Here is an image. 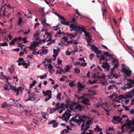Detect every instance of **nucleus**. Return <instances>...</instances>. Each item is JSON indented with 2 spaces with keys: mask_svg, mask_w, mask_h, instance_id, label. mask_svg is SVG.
I'll return each instance as SVG.
<instances>
[{
  "mask_svg": "<svg viewBox=\"0 0 134 134\" xmlns=\"http://www.w3.org/2000/svg\"><path fill=\"white\" fill-rule=\"evenodd\" d=\"M70 28L71 29L70 30L71 31L73 30H74L75 31V32L74 33H70L69 34L68 36L70 38H74L77 35L78 33L79 34H81L82 32H84L85 31L84 29H81V27H80V25L78 26L77 25H74L73 24H71L70 25Z\"/></svg>",
  "mask_w": 134,
  "mask_h": 134,
  "instance_id": "obj_1",
  "label": "nucleus"
},
{
  "mask_svg": "<svg viewBox=\"0 0 134 134\" xmlns=\"http://www.w3.org/2000/svg\"><path fill=\"white\" fill-rule=\"evenodd\" d=\"M126 117L127 118V116L124 115H122L121 118L118 116V122H121V123H122L123 121H124L125 120H126V123H124L123 124V126H122V128H123L124 127H126V130H128L130 129L131 127L132 122L129 120L128 118H127L126 119H124V118Z\"/></svg>",
  "mask_w": 134,
  "mask_h": 134,
  "instance_id": "obj_2",
  "label": "nucleus"
},
{
  "mask_svg": "<svg viewBox=\"0 0 134 134\" xmlns=\"http://www.w3.org/2000/svg\"><path fill=\"white\" fill-rule=\"evenodd\" d=\"M122 71L121 72L124 73L125 78L130 77L132 73V71L130 69L129 67H127L124 64H122L121 66Z\"/></svg>",
  "mask_w": 134,
  "mask_h": 134,
  "instance_id": "obj_3",
  "label": "nucleus"
},
{
  "mask_svg": "<svg viewBox=\"0 0 134 134\" xmlns=\"http://www.w3.org/2000/svg\"><path fill=\"white\" fill-rule=\"evenodd\" d=\"M134 96V88L129 92L124 94H120L118 96V102H120L119 100L121 99H126L127 98H132Z\"/></svg>",
  "mask_w": 134,
  "mask_h": 134,
  "instance_id": "obj_4",
  "label": "nucleus"
},
{
  "mask_svg": "<svg viewBox=\"0 0 134 134\" xmlns=\"http://www.w3.org/2000/svg\"><path fill=\"white\" fill-rule=\"evenodd\" d=\"M127 85H126L124 87H121V89L123 90H126L131 88L132 87H134V80L128 79Z\"/></svg>",
  "mask_w": 134,
  "mask_h": 134,
  "instance_id": "obj_5",
  "label": "nucleus"
},
{
  "mask_svg": "<svg viewBox=\"0 0 134 134\" xmlns=\"http://www.w3.org/2000/svg\"><path fill=\"white\" fill-rule=\"evenodd\" d=\"M80 27H81L82 29L85 30L84 32H84L85 35L86 37H88L89 38V40H87L88 45V46L91 45V44H90V43L91 42V41L92 40V39L91 38L92 36L89 34L88 32L86 31V30L83 26L81 25H80Z\"/></svg>",
  "mask_w": 134,
  "mask_h": 134,
  "instance_id": "obj_6",
  "label": "nucleus"
},
{
  "mask_svg": "<svg viewBox=\"0 0 134 134\" xmlns=\"http://www.w3.org/2000/svg\"><path fill=\"white\" fill-rule=\"evenodd\" d=\"M67 110V111H66L62 115V117L64 118L63 120L65 121H67L69 119V118L71 115L70 114L71 112L70 110L68 109Z\"/></svg>",
  "mask_w": 134,
  "mask_h": 134,
  "instance_id": "obj_7",
  "label": "nucleus"
},
{
  "mask_svg": "<svg viewBox=\"0 0 134 134\" xmlns=\"http://www.w3.org/2000/svg\"><path fill=\"white\" fill-rule=\"evenodd\" d=\"M42 93L44 94V96H47L48 97V98H46L45 99V101H47L51 98L52 92L50 90H47L46 92L45 91H43L42 92Z\"/></svg>",
  "mask_w": 134,
  "mask_h": 134,
  "instance_id": "obj_8",
  "label": "nucleus"
},
{
  "mask_svg": "<svg viewBox=\"0 0 134 134\" xmlns=\"http://www.w3.org/2000/svg\"><path fill=\"white\" fill-rule=\"evenodd\" d=\"M41 43V41L37 42V41H34L33 42V43H31L30 47H27L29 48L30 50H32L34 51H35L36 50L35 49V47Z\"/></svg>",
  "mask_w": 134,
  "mask_h": 134,
  "instance_id": "obj_9",
  "label": "nucleus"
},
{
  "mask_svg": "<svg viewBox=\"0 0 134 134\" xmlns=\"http://www.w3.org/2000/svg\"><path fill=\"white\" fill-rule=\"evenodd\" d=\"M90 46H91V49L93 52H94L95 53L97 54V55H98L99 54H102V53L100 52V51L98 50V48L97 47H95L94 44L92 45L91 44V45Z\"/></svg>",
  "mask_w": 134,
  "mask_h": 134,
  "instance_id": "obj_10",
  "label": "nucleus"
},
{
  "mask_svg": "<svg viewBox=\"0 0 134 134\" xmlns=\"http://www.w3.org/2000/svg\"><path fill=\"white\" fill-rule=\"evenodd\" d=\"M101 66L104 69H106L108 71H109L110 69V66L108 65V63L106 62H103Z\"/></svg>",
  "mask_w": 134,
  "mask_h": 134,
  "instance_id": "obj_11",
  "label": "nucleus"
},
{
  "mask_svg": "<svg viewBox=\"0 0 134 134\" xmlns=\"http://www.w3.org/2000/svg\"><path fill=\"white\" fill-rule=\"evenodd\" d=\"M66 104H65V107L67 109H68V107H69L71 109H72L73 107L72 105L70 103L71 102L70 100L69 99H66Z\"/></svg>",
  "mask_w": 134,
  "mask_h": 134,
  "instance_id": "obj_12",
  "label": "nucleus"
},
{
  "mask_svg": "<svg viewBox=\"0 0 134 134\" xmlns=\"http://www.w3.org/2000/svg\"><path fill=\"white\" fill-rule=\"evenodd\" d=\"M109 97L111 99L114 98L113 99V102L114 103L117 102V94L116 93H113L111 95H110Z\"/></svg>",
  "mask_w": 134,
  "mask_h": 134,
  "instance_id": "obj_13",
  "label": "nucleus"
},
{
  "mask_svg": "<svg viewBox=\"0 0 134 134\" xmlns=\"http://www.w3.org/2000/svg\"><path fill=\"white\" fill-rule=\"evenodd\" d=\"M81 102L85 105L86 106L90 105L91 104V103H89L88 99L86 98H84Z\"/></svg>",
  "mask_w": 134,
  "mask_h": 134,
  "instance_id": "obj_14",
  "label": "nucleus"
},
{
  "mask_svg": "<svg viewBox=\"0 0 134 134\" xmlns=\"http://www.w3.org/2000/svg\"><path fill=\"white\" fill-rule=\"evenodd\" d=\"M48 12H47L46 13H44L42 15V16L44 18V20L43 21H41V23L43 24L44 25V24H47V23L46 22V19L45 18V17L46 16V14H48Z\"/></svg>",
  "mask_w": 134,
  "mask_h": 134,
  "instance_id": "obj_15",
  "label": "nucleus"
},
{
  "mask_svg": "<svg viewBox=\"0 0 134 134\" xmlns=\"http://www.w3.org/2000/svg\"><path fill=\"white\" fill-rule=\"evenodd\" d=\"M23 63H18V65L19 66L21 65H25V67H24L25 68H27L28 67V66H29L30 65L29 64H27V63H25V61H23Z\"/></svg>",
  "mask_w": 134,
  "mask_h": 134,
  "instance_id": "obj_16",
  "label": "nucleus"
},
{
  "mask_svg": "<svg viewBox=\"0 0 134 134\" xmlns=\"http://www.w3.org/2000/svg\"><path fill=\"white\" fill-rule=\"evenodd\" d=\"M89 128V126H85V127L83 128L82 129V128H81V130L82 131L83 130V131L81 132V134H85V132Z\"/></svg>",
  "mask_w": 134,
  "mask_h": 134,
  "instance_id": "obj_17",
  "label": "nucleus"
},
{
  "mask_svg": "<svg viewBox=\"0 0 134 134\" xmlns=\"http://www.w3.org/2000/svg\"><path fill=\"white\" fill-rule=\"evenodd\" d=\"M109 78L111 79L113 77H115V78H117V75L116 74H114L113 73V72H111L110 75H108Z\"/></svg>",
  "mask_w": 134,
  "mask_h": 134,
  "instance_id": "obj_18",
  "label": "nucleus"
},
{
  "mask_svg": "<svg viewBox=\"0 0 134 134\" xmlns=\"http://www.w3.org/2000/svg\"><path fill=\"white\" fill-rule=\"evenodd\" d=\"M80 121L83 122V123L81 125V127L82 129L83 128H84L85 127V120L83 119L82 118L80 119Z\"/></svg>",
  "mask_w": 134,
  "mask_h": 134,
  "instance_id": "obj_19",
  "label": "nucleus"
},
{
  "mask_svg": "<svg viewBox=\"0 0 134 134\" xmlns=\"http://www.w3.org/2000/svg\"><path fill=\"white\" fill-rule=\"evenodd\" d=\"M28 98L25 100L26 101H27L28 100L31 101L32 100H34L35 99V97L32 96H30V95H29L28 97Z\"/></svg>",
  "mask_w": 134,
  "mask_h": 134,
  "instance_id": "obj_20",
  "label": "nucleus"
},
{
  "mask_svg": "<svg viewBox=\"0 0 134 134\" xmlns=\"http://www.w3.org/2000/svg\"><path fill=\"white\" fill-rule=\"evenodd\" d=\"M45 64V67L46 68H48V69H52L53 67V66L51 64H48L47 63V64Z\"/></svg>",
  "mask_w": 134,
  "mask_h": 134,
  "instance_id": "obj_21",
  "label": "nucleus"
},
{
  "mask_svg": "<svg viewBox=\"0 0 134 134\" xmlns=\"http://www.w3.org/2000/svg\"><path fill=\"white\" fill-rule=\"evenodd\" d=\"M17 40V38H15L13 39L11 42H9V44L10 45H14L15 42Z\"/></svg>",
  "mask_w": 134,
  "mask_h": 134,
  "instance_id": "obj_22",
  "label": "nucleus"
},
{
  "mask_svg": "<svg viewBox=\"0 0 134 134\" xmlns=\"http://www.w3.org/2000/svg\"><path fill=\"white\" fill-rule=\"evenodd\" d=\"M16 90H17L16 91V95L18 96L19 94V91H22V88L21 87H19L18 88H16Z\"/></svg>",
  "mask_w": 134,
  "mask_h": 134,
  "instance_id": "obj_23",
  "label": "nucleus"
},
{
  "mask_svg": "<svg viewBox=\"0 0 134 134\" xmlns=\"http://www.w3.org/2000/svg\"><path fill=\"white\" fill-rule=\"evenodd\" d=\"M92 121L91 120H89L86 121L85 123V126H89L90 127V125L91 124Z\"/></svg>",
  "mask_w": 134,
  "mask_h": 134,
  "instance_id": "obj_24",
  "label": "nucleus"
},
{
  "mask_svg": "<svg viewBox=\"0 0 134 134\" xmlns=\"http://www.w3.org/2000/svg\"><path fill=\"white\" fill-rule=\"evenodd\" d=\"M50 109V111L49 112V113L50 114H52L54 112L57 110L56 108H55V107L54 108H51Z\"/></svg>",
  "mask_w": 134,
  "mask_h": 134,
  "instance_id": "obj_25",
  "label": "nucleus"
},
{
  "mask_svg": "<svg viewBox=\"0 0 134 134\" xmlns=\"http://www.w3.org/2000/svg\"><path fill=\"white\" fill-rule=\"evenodd\" d=\"M96 128L94 129V130L96 131L101 132L102 131V129L99 127V126L98 125L96 126Z\"/></svg>",
  "mask_w": 134,
  "mask_h": 134,
  "instance_id": "obj_26",
  "label": "nucleus"
},
{
  "mask_svg": "<svg viewBox=\"0 0 134 134\" xmlns=\"http://www.w3.org/2000/svg\"><path fill=\"white\" fill-rule=\"evenodd\" d=\"M72 120V121L75 122L76 123H77L78 124H79V125H80L81 124V122L80 121V120H78L77 119H73Z\"/></svg>",
  "mask_w": 134,
  "mask_h": 134,
  "instance_id": "obj_27",
  "label": "nucleus"
},
{
  "mask_svg": "<svg viewBox=\"0 0 134 134\" xmlns=\"http://www.w3.org/2000/svg\"><path fill=\"white\" fill-rule=\"evenodd\" d=\"M78 86H79V87L84 88V85H83L79 81L78 82Z\"/></svg>",
  "mask_w": 134,
  "mask_h": 134,
  "instance_id": "obj_28",
  "label": "nucleus"
},
{
  "mask_svg": "<svg viewBox=\"0 0 134 134\" xmlns=\"http://www.w3.org/2000/svg\"><path fill=\"white\" fill-rule=\"evenodd\" d=\"M37 83V82L36 80H34L32 82L30 85V88H32V87L34 86Z\"/></svg>",
  "mask_w": 134,
  "mask_h": 134,
  "instance_id": "obj_29",
  "label": "nucleus"
},
{
  "mask_svg": "<svg viewBox=\"0 0 134 134\" xmlns=\"http://www.w3.org/2000/svg\"><path fill=\"white\" fill-rule=\"evenodd\" d=\"M60 23L61 24L64 25H69V21H61Z\"/></svg>",
  "mask_w": 134,
  "mask_h": 134,
  "instance_id": "obj_30",
  "label": "nucleus"
},
{
  "mask_svg": "<svg viewBox=\"0 0 134 134\" xmlns=\"http://www.w3.org/2000/svg\"><path fill=\"white\" fill-rule=\"evenodd\" d=\"M23 22L22 18L20 17L19 18L18 22L17 23V24L18 25H20L22 24V23Z\"/></svg>",
  "mask_w": 134,
  "mask_h": 134,
  "instance_id": "obj_31",
  "label": "nucleus"
},
{
  "mask_svg": "<svg viewBox=\"0 0 134 134\" xmlns=\"http://www.w3.org/2000/svg\"><path fill=\"white\" fill-rule=\"evenodd\" d=\"M59 48H58L57 49H54L53 50L54 54L55 55H56V56H57L58 54V52H59L58 51H59Z\"/></svg>",
  "mask_w": 134,
  "mask_h": 134,
  "instance_id": "obj_32",
  "label": "nucleus"
},
{
  "mask_svg": "<svg viewBox=\"0 0 134 134\" xmlns=\"http://www.w3.org/2000/svg\"><path fill=\"white\" fill-rule=\"evenodd\" d=\"M113 122L114 123H117V116L116 117H113Z\"/></svg>",
  "mask_w": 134,
  "mask_h": 134,
  "instance_id": "obj_33",
  "label": "nucleus"
},
{
  "mask_svg": "<svg viewBox=\"0 0 134 134\" xmlns=\"http://www.w3.org/2000/svg\"><path fill=\"white\" fill-rule=\"evenodd\" d=\"M117 68V63H116L114 65L113 68L111 70V72H113L115 68Z\"/></svg>",
  "mask_w": 134,
  "mask_h": 134,
  "instance_id": "obj_34",
  "label": "nucleus"
},
{
  "mask_svg": "<svg viewBox=\"0 0 134 134\" xmlns=\"http://www.w3.org/2000/svg\"><path fill=\"white\" fill-rule=\"evenodd\" d=\"M46 62H47L48 63L49 62H52V60L51 59H46L44 61H43V63L44 64H46Z\"/></svg>",
  "mask_w": 134,
  "mask_h": 134,
  "instance_id": "obj_35",
  "label": "nucleus"
},
{
  "mask_svg": "<svg viewBox=\"0 0 134 134\" xmlns=\"http://www.w3.org/2000/svg\"><path fill=\"white\" fill-rule=\"evenodd\" d=\"M48 49H43L42 50V53L43 54H46L48 53L47 51H48Z\"/></svg>",
  "mask_w": 134,
  "mask_h": 134,
  "instance_id": "obj_36",
  "label": "nucleus"
},
{
  "mask_svg": "<svg viewBox=\"0 0 134 134\" xmlns=\"http://www.w3.org/2000/svg\"><path fill=\"white\" fill-rule=\"evenodd\" d=\"M7 103L5 102L2 104L1 107L3 108H5L7 106Z\"/></svg>",
  "mask_w": 134,
  "mask_h": 134,
  "instance_id": "obj_37",
  "label": "nucleus"
},
{
  "mask_svg": "<svg viewBox=\"0 0 134 134\" xmlns=\"http://www.w3.org/2000/svg\"><path fill=\"white\" fill-rule=\"evenodd\" d=\"M62 95L60 93H59L57 96V98L59 100H60L61 99V96Z\"/></svg>",
  "mask_w": 134,
  "mask_h": 134,
  "instance_id": "obj_38",
  "label": "nucleus"
},
{
  "mask_svg": "<svg viewBox=\"0 0 134 134\" xmlns=\"http://www.w3.org/2000/svg\"><path fill=\"white\" fill-rule=\"evenodd\" d=\"M56 14L58 16L59 18H60L62 19L64 21L66 20V19L63 16H62L60 15H59L57 13H56Z\"/></svg>",
  "mask_w": 134,
  "mask_h": 134,
  "instance_id": "obj_39",
  "label": "nucleus"
},
{
  "mask_svg": "<svg viewBox=\"0 0 134 134\" xmlns=\"http://www.w3.org/2000/svg\"><path fill=\"white\" fill-rule=\"evenodd\" d=\"M65 104H64L63 103L61 104L60 105V108H62V109H63L64 110H65Z\"/></svg>",
  "mask_w": 134,
  "mask_h": 134,
  "instance_id": "obj_40",
  "label": "nucleus"
},
{
  "mask_svg": "<svg viewBox=\"0 0 134 134\" xmlns=\"http://www.w3.org/2000/svg\"><path fill=\"white\" fill-rule=\"evenodd\" d=\"M69 85L71 87H74L75 86V84H74L73 81H72L71 82H70L69 83Z\"/></svg>",
  "mask_w": 134,
  "mask_h": 134,
  "instance_id": "obj_41",
  "label": "nucleus"
},
{
  "mask_svg": "<svg viewBox=\"0 0 134 134\" xmlns=\"http://www.w3.org/2000/svg\"><path fill=\"white\" fill-rule=\"evenodd\" d=\"M6 8L4 5H3L1 9V11H3V12H5L6 10Z\"/></svg>",
  "mask_w": 134,
  "mask_h": 134,
  "instance_id": "obj_42",
  "label": "nucleus"
},
{
  "mask_svg": "<svg viewBox=\"0 0 134 134\" xmlns=\"http://www.w3.org/2000/svg\"><path fill=\"white\" fill-rule=\"evenodd\" d=\"M66 68H65V72H68V71L70 69V67L68 65H67L66 66Z\"/></svg>",
  "mask_w": 134,
  "mask_h": 134,
  "instance_id": "obj_43",
  "label": "nucleus"
},
{
  "mask_svg": "<svg viewBox=\"0 0 134 134\" xmlns=\"http://www.w3.org/2000/svg\"><path fill=\"white\" fill-rule=\"evenodd\" d=\"M105 55H102L100 58H99V60H104L105 59Z\"/></svg>",
  "mask_w": 134,
  "mask_h": 134,
  "instance_id": "obj_44",
  "label": "nucleus"
},
{
  "mask_svg": "<svg viewBox=\"0 0 134 134\" xmlns=\"http://www.w3.org/2000/svg\"><path fill=\"white\" fill-rule=\"evenodd\" d=\"M76 108L77 109L81 108H83V106L81 105L80 104H77L76 106Z\"/></svg>",
  "mask_w": 134,
  "mask_h": 134,
  "instance_id": "obj_45",
  "label": "nucleus"
},
{
  "mask_svg": "<svg viewBox=\"0 0 134 134\" xmlns=\"http://www.w3.org/2000/svg\"><path fill=\"white\" fill-rule=\"evenodd\" d=\"M35 41H41V40L40 38L38 37H37L36 38L35 37L34 38H33V40H34V41L35 40Z\"/></svg>",
  "mask_w": 134,
  "mask_h": 134,
  "instance_id": "obj_46",
  "label": "nucleus"
},
{
  "mask_svg": "<svg viewBox=\"0 0 134 134\" xmlns=\"http://www.w3.org/2000/svg\"><path fill=\"white\" fill-rule=\"evenodd\" d=\"M52 39L51 38H49L48 40L47 41H49V42L47 44V45H50L52 44V42H51Z\"/></svg>",
  "mask_w": 134,
  "mask_h": 134,
  "instance_id": "obj_47",
  "label": "nucleus"
},
{
  "mask_svg": "<svg viewBox=\"0 0 134 134\" xmlns=\"http://www.w3.org/2000/svg\"><path fill=\"white\" fill-rule=\"evenodd\" d=\"M102 14L103 15H105L107 14V10L105 9H104L102 10Z\"/></svg>",
  "mask_w": 134,
  "mask_h": 134,
  "instance_id": "obj_48",
  "label": "nucleus"
},
{
  "mask_svg": "<svg viewBox=\"0 0 134 134\" xmlns=\"http://www.w3.org/2000/svg\"><path fill=\"white\" fill-rule=\"evenodd\" d=\"M58 125V123L56 121V122L54 123L53 124V127L54 128L56 127Z\"/></svg>",
  "mask_w": 134,
  "mask_h": 134,
  "instance_id": "obj_49",
  "label": "nucleus"
},
{
  "mask_svg": "<svg viewBox=\"0 0 134 134\" xmlns=\"http://www.w3.org/2000/svg\"><path fill=\"white\" fill-rule=\"evenodd\" d=\"M1 78L3 79H5L6 78V76L5 75H3V72H1Z\"/></svg>",
  "mask_w": 134,
  "mask_h": 134,
  "instance_id": "obj_50",
  "label": "nucleus"
},
{
  "mask_svg": "<svg viewBox=\"0 0 134 134\" xmlns=\"http://www.w3.org/2000/svg\"><path fill=\"white\" fill-rule=\"evenodd\" d=\"M74 71L75 73L77 74L80 73V69L77 68H75L74 69Z\"/></svg>",
  "mask_w": 134,
  "mask_h": 134,
  "instance_id": "obj_51",
  "label": "nucleus"
},
{
  "mask_svg": "<svg viewBox=\"0 0 134 134\" xmlns=\"http://www.w3.org/2000/svg\"><path fill=\"white\" fill-rule=\"evenodd\" d=\"M11 88L10 89V90H14L15 92H16V90H16V88L14 87L13 86L12 87L10 86Z\"/></svg>",
  "mask_w": 134,
  "mask_h": 134,
  "instance_id": "obj_52",
  "label": "nucleus"
},
{
  "mask_svg": "<svg viewBox=\"0 0 134 134\" xmlns=\"http://www.w3.org/2000/svg\"><path fill=\"white\" fill-rule=\"evenodd\" d=\"M104 54L105 56L107 57H109V54L108 52H104Z\"/></svg>",
  "mask_w": 134,
  "mask_h": 134,
  "instance_id": "obj_53",
  "label": "nucleus"
},
{
  "mask_svg": "<svg viewBox=\"0 0 134 134\" xmlns=\"http://www.w3.org/2000/svg\"><path fill=\"white\" fill-rule=\"evenodd\" d=\"M56 122V121L54 120H51L49 121L48 123V124H53L54 123Z\"/></svg>",
  "mask_w": 134,
  "mask_h": 134,
  "instance_id": "obj_54",
  "label": "nucleus"
},
{
  "mask_svg": "<svg viewBox=\"0 0 134 134\" xmlns=\"http://www.w3.org/2000/svg\"><path fill=\"white\" fill-rule=\"evenodd\" d=\"M56 107L55 108H56V109L57 110L59 109L60 108V106L59 105V103H57L56 104Z\"/></svg>",
  "mask_w": 134,
  "mask_h": 134,
  "instance_id": "obj_55",
  "label": "nucleus"
},
{
  "mask_svg": "<svg viewBox=\"0 0 134 134\" xmlns=\"http://www.w3.org/2000/svg\"><path fill=\"white\" fill-rule=\"evenodd\" d=\"M8 45L7 43L5 42H4L3 43H2L1 45V46H8Z\"/></svg>",
  "mask_w": 134,
  "mask_h": 134,
  "instance_id": "obj_56",
  "label": "nucleus"
},
{
  "mask_svg": "<svg viewBox=\"0 0 134 134\" xmlns=\"http://www.w3.org/2000/svg\"><path fill=\"white\" fill-rule=\"evenodd\" d=\"M47 77V74H45L43 75V76H41L40 77V78L41 79H43L44 77Z\"/></svg>",
  "mask_w": 134,
  "mask_h": 134,
  "instance_id": "obj_57",
  "label": "nucleus"
},
{
  "mask_svg": "<svg viewBox=\"0 0 134 134\" xmlns=\"http://www.w3.org/2000/svg\"><path fill=\"white\" fill-rule=\"evenodd\" d=\"M8 86L7 85L4 86V89L8 91H9L10 89L8 88Z\"/></svg>",
  "mask_w": 134,
  "mask_h": 134,
  "instance_id": "obj_58",
  "label": "nucleus"
},
{
  "mask_svg": "<svg viewBox=\"0 0 134 134\" xmlns=\"http://www.w3.org/2000/svg\"><path fill=\"white\" fill-rule=\"evenodd\" d=\"M82 119H89V118H88L87 116H85L84 114L82 115Z\"/></svg>",
  "mask_w": 134,
  "mask_h": 134,
  "instance_id": "obj_59",
  "label": "nucleus"
},
{
  "mask_svg": "<svg viewBox=\"0 0 134 134\" xmlns=\"http://www.w3.org/2000/svg\"><path fill=\"white\" fill-rule=\"evenodd\" d=\"M26 37H24L22 38V40L23 41V43H26L27 42V40H26Z\"/></svg>",
  "mask_w": 134,
  "mask_h": 134,
  "instance_id": "obj_60",
  "label": "nucleus"
},
{
  "mask_svg": "<svg viewBox=\"0 0 134 134\" xmlns=\"http://www.w3.org/2000/svg\"><path fill=\"white\" fill-rule=\"evenodd\" d=\"M9 70V71L11 73H12L13 72L14 70V69L13 68L12 69H11L10 68H9L8 69Z\"/></svg>",
  "mask_w": 134,
  "mask_h": 134,
  "instance_id": "obj_61",
  "label": "nucleus"
},
{
  "mask_svg": "<svg viewBox=\"0 0 134 134\" xmlns=\"http://www.w3.org/2000/svg\"><path fill=\"white\" fill-rule=\"evenodd\" d=\"M62 34V33L60 31H59V32H57V33L55 34V36H58V35H60V34Z\"/></svg>",
  "mask_w": 134,
  "mask_h": 134,
  "instance_id": "obj_62",
  "label": "nucleus"
},
{
  "mask_svg": "<svg viewBox=\"0 0 134 134\" xmlns=\"http://www.w3.org/2000/svg\"><path fill=\"white\" fill-rule=\"evenodd\" d=\"M62 39H63L64 41L66 42L67 40H68V38L66 37V36H65L64 37H62L61 38Z\"/></svg>",
  "mask_w": 134,
  "mask_h": 134,
  "instance_id": "obj_63",
  "label": "nucleus"
},
{
  "mask_svg": "<svg viewBox=\"0 0 134 134\" xmlns=\"http://www.w3.org/2000/svg\"><path fill=\"white\" fill-rule=\"evenodd\" d=\"M87 65V64L86 63H82L80 64V66L84 67L86 66Z\"/></svg>",
  "mask_w": 134,
  "mask_h": 134,
  "instance_id": "obj_64",
  "label": "nucleus"
}]
</instances>
